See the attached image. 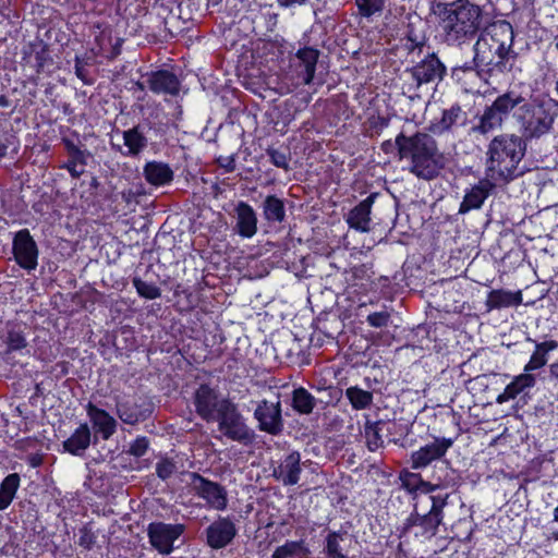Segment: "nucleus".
Returning <instances> with one entry per match:
<instances>
[{
    "label": "nucleus",
    "instance_id": "nucleus-48",
    "mask_svg": "<svg viewBox=\"0 0 558 558\" xmlns=\"http://www.w3.org/2000/svg\"><path fill=\"white\" fill-rule=\"evenodd\" d=\"M63 142L65 149L71 158L70 161H77L78 163L85 166L90 154L86 150H82L70 140H64Z\"/></svg>",
    "mask_w": 558,
    "mask_h": 558
},
{
    "label": "nucleus",
    "instance_id": "nucleus-21",
    "mask_svg": "<svg viewBox=\"0 0 558 558\" xmlns=\"http://www.w3.org/2000/svg\"><path fill=\"white\" fill-rule=\"evenodd\" d=\"M302 473L301 454L293 450L280 460L277 466L272 469V476L284 486L296 485Z\"/></svg>",
    "mask_w": 558,
    "mask_h": 558
},
{
    "label": "nucleus",
    "instance_id": "nucleus-22",
    "mask_svg": "<svg viewBox=\"0 0 558 558\" xmlns=\"http://www.w3.org/2000/svg\"><path fill=\"white\" fill-rule=\"evenodd\" d=\"M86 412L95 429L93 436L94 444H97L98 435H100L104 440H107L117 432L118 422L106 410L99 409L92 402H88Z\"/></svg>",
    "mask_w": 558,
    "mask_h": 558
},
{
    "label": "nucleus",
    "instance_id": "nucleus-3",
    "mask_svg": "<svg viewBox=\"0 0 558 558\" xmlns=\"http://www.w3.org/2000/svg\"><path fill=\"white\" fill-rule=\"evenodd\" d=\"M395 145L401 159H410V172L421 180L438 178L448 162L436 140L427 133L417 132L412 136L400 133Z\"/></svg>",
    "mask_w": 558,
    "mask_h": 558
},
{
    "label": "nucleus",
    "instance_id": "nucleus-17",
    "mask_svg": "<svg viewBox=\"0 0 558 558\" xmlns=\"http://www.w3.org/2000/svg\"><path fill=\"white\" fill-rule=\"evenodd\" d=\"M206 544L211 549H222L229 546L238 534L233 518L218 517L204 531Z\"/></svg>",
    "mask_w": 558,
    "mask_h": 558
},
{
    "label": "nucleus",
    "instance_id": "nucleus-59",
    "mask_svg": "<svg viewBox=\"0 0 558 558\" xmlns=\"http://www.w3.org/2000/svg\"><path fill=\"white\" fill-rule=\"evenodd\" d=\"M281 8H292L295 5H304L308 0H276Z\"/></svg>",
    "mask_w": 558,
    "mask_h": 558
},
{
    "label": "nucleus",
    "instance_id": "nucleus-34",
    "mask_svg": "<svg viewBox=\"0 0 558 558\" xmlns=\"http://www.w3.org/2000/svg\"><path fill=\"white\" fill-rule=\"evenodd\" d=\"M295 57L304 66V73L302 75L303 83L306 85L311 84L315 76L316 64L319 58V50L313 47H304L298 50Z\"/></svg>",
    "mask_w": 558,
    "mask_h": 558
},
{
    "label": "nucleus",
    "instance_id": "nucleus-46",
    "mask_svg": "<svg viewBox=\"0 0 558 558\" xmlns=\"http://www.w3.org/2000/svg\"><path fill=\"white\" fill-rule=\"evenodd\" d=\"M150 447V440L146 436H138L133 441L130 442L128 450L125 453L133 456L135 458L144 457Z\"/></svg>",
    "mask_w": 558,
    "mask_h": 558
},
{
    "label": "nucleus",
    "instance_id": "nucleus-19",
    "mask_svg": "<svg viewBox=\"0 0 558 558\" xmlns=\"http://www.w3.org/2000/svg\"><path fill=\"white\" fill-rule=\"evenodd\" d=\"M196 413L206 422H214L219 413L221 400L217 391L207 384H202L194 392Z\"/></svg>",
    "mask_w": 558,
    "mask_h": 558
},
{
    "label": "nucleus",
    "instance_id": "nucleus-61",
    "mask_svg": "<svg viewBox=\"0 0 558 558\" xmlns=\"http://www.w3.org/2000/svg\"><path fill=\"white\" fill-rule=\"evenodd\" d=\"M77 161H69L66 165L68 171L70 172L71 177L74 179H77L81 177V174L84 172V170H77L76 169Z\"/></svg>",
    "mask_w": 558,
    "mask_h": 558
},
{
    "label": "nucleus",
    "instance_id": "nucleus-45",
    "mask_svg": "<svg viewBox=\"0 0 558 558\" xmlns=\"http://www.w3.org/2000/svg\"><path fill=\"white\" fill-rule=\"evenodd\" d=\"M355 4L362 16L371 17L384 10L385 0H355Z\"/></svg>",
    "mask_w": 558,
    "mask_h": 558
},
{
    "label": "nucleus",
    "instance_id": "nucleus-38",
    "mask_svg": "<svg viewBox=\"0 0 558 558\" xmlns=\"http://www.w3.org/2000/svg\"><path fill=\"white\" fill-rule=\"evenodd\" d=\"M345 397L351 407L357 411L368 409L373 403V392L357 386L347 388Z\"/></svg>",
    "mask_w": 558,
    "mask_h": 558
},
{
    "label": "nucleus",
    "instance_id": "nucleus-39",
    "mask_svg": "<svg viewBox=\"0 0 558 558\" xmlns=\"http://www.w3.org/2000/svg\"><path fill=\"white\" fill-rule=\"evenodd\" d=\"M466 113L459 104H453L450 108L442 111V116L436 128L439 132L449 131L460 120H465Z\"/></svg>",
    "mask_w": 558,
    "mask_h": 558
},
{
    "label": "nucleus",
    "instance_id": "nucleus-15",
    "mask_svg": "<svg viewBox=\"0 0 558 558\" xmlns=\"http://www.w3.org/2000/svg\"><path fill=\"white\" fill-rule=\"evenodd\" d=\"M190 485L195 494L205 499L213 508L225 510L228 506V494L219 483L209 481L196 472L190 473Z\"/></svg>",
    "mask_w": 558,
    "mask_h": 558
},
{
    "label": "nucleus",
    "instance_id": "nucleus-5",
    "mask_svg": "<svg viewBox=\"0 0 558 558\" xmlns=\"http://www.w3.org/2000/svg\"><path fill=\"white\" fill-rule=\"evenodd\" d=\"M517 108L514 116L525 142L549 133L558 116V101L551 98L524 99Z\"/></svg>",
    "mask_w": 558,
    "mask_h": 558
},
{
    "label": "nucleus",
    "instance_id": "nucleus-30",
    "mask_svg": "<svg viewBox=\"0 0 558 558\" xmlns=\"http://www.w3.org/2000/svg\"><path fill=\"white\" fill-rule=\"evenodd\" d=\"M144 177L153 185H165L173 180V171L168 163L149 161L144 167Z\"/></svg>",
    "mask_w": 558,
    "mask_h": 558
},
{
    "label": "nucleus",
    "instance_id": "nucleus-9",
    "mask_svg": "<svg viewBox=\"0 0 558 558\" xmlns=\"http://www.w3.org/2000/svg\"><path fill=\"white\" fill-rule=\"evenodd\" d=\"M159 131H161V124L144 120L131 129L121 132L125 150H123L120 145H113V148L123 156L132 158L138 157L148 146L149 140L151 138L149 136L150 132L157 134Z\"/></svg>",
    "mask_w": 558,
    "mask_h": 558
},
{
    "label": "nucleus",
    "instance_id": "nucleus-43",
    "mask_svg": "<svg viewBox=\"0 0 558 558\" xmlns=\"http://www.w3.org/2000/svg\"><path fill=\"white\" fill-rule=\"evenodd\" d=\"M421 478H422L421 474L413 473L408 470H402L399 473V480L401 482V487L404 488L409 494L413 495V498H415L416 494L418 493V489H420L418 482H421Z\"/></svg>",
    "mask_w": 558,
    "mask_h": 558
},
{
    "label": "nucleus",
    "instance_id": "nucleus-42",
    "mask_svg": "<svg viewBox=\"0 0 558 558\" xmlns=\"http://www.w3.org/2000/svg\"><path fill=\"white\" fill-rule=\"evenodd\" d=\"M454 475V471L451 470V475L447 474L444 480H439V483L433 484L430 482L424 481L421 478V482H418V493L422 494H430L439 488H448V487H454L457 485V481Z\"/></svg>",
    "mask_w": 558,
    "mask_h": 558
},
{
    "label": "nucleus",
    "instance_id": "nucleus-63",
    "mask_svg": "<svg viewBox=\"0 0 558 558\" xmlns=\"http://www.w3.org/2000/svg\"><path fill=\"white\" fill-rule=\"evenodd\" d=\"M68 365H69V363L65 362V361L59 362V363L56 364V367L60 368V375L61 376H65L68 374V372H69Z\"/></svg>",
    "mask_w": 558,
    "mask_h": 558
},
{
    "label": "nucleus",
    "instance_id": "nucleus-41",
    "mask_svg": "<svg viewBox=\"0 0 558 558\" xmlns=\"http://www.w3.org/2000/svg\"><path fill=\"white\" fill-rule=\"evenodd\" d=\"M132 283L136 289L140 296L147 300H154L161 295V290L155 284L142 280L140 277H134Z\"/></svg>",
    "mask_w": 558,
    "mask_h": 558
},
{
    "label": "nucleus",
    "instance_id": "nucleus-7",
    "mask_svg": "<svg viewBox=\"0 0 558 558\" xmlns=\"http://www.w3.org/2000/svg\"><path fill=\"white\" fill-rule=\"evenodd\" d=\"M215 421L218 422L219 430L233 441L247 446L255 439V432L246 425L236 404L229 399H221L219 413Z\"/></svg>",
    "mask_w": 558,
    "mask_h": 558
},
{
    "label": "nucleus",
    "instance_id": "nucleus-12",
    "mask_svg": "<svg viewBox=\"0 0 558 558\" xmlns=\"http://www.w3.org/2000/svg\"><path fill=\"white\" fill-rule=\"evenodd\" d=\"M439 523L429 513L421 514L417 511V505L413 507V511L405 519L403 524L397 529L399 538L412 534L415 538L422 541H429L437 535Z\"/></svg>",
    "mask_w": 558,
    "mask_h": 558
},
{
    "label": "nucleus",
    "instance_id": "nucleus-20",
    "mask_svg": "<svg viewBox=\"0 0 558 558\" xmlns=\"http://www.w3.org/2000/svg\"><path fill=\"white\" fill-rule=\"evenodd\" d=\"M23 60L32 63L37 74L51 72L53 65L48 44L38 38L24 46Z\"/></svg>",
    "mask_w": 558,
    "mask_h": 558
},
{
    "label": "nucleus",
    "instance_id": "nucleus-55",
    "mask_svg": "<svg viewBox=\"0 0 558 558\" xmlns=\"http://www.w3.org/2000/svg\"><path fill=\"white\" fill-rule=\"evenodd\" d=\"M15 143V136L9 131L0 132V159L8 155V149Z\"/></svg>",
    "mask_w": 558,
    "mask_h": 558
},
{
    "label": "nucleus",
    "instance_id": "nucleus-47",
    "mask_svg": "<svg viewBox=\"0 0 558 558\" xmlns=\"http://www.w3.org/2000/svg\"><path fill=\"white\" fill-rule=\"evenodd\" d=\"M177 471V463L169 458H162L156 463V475L162 481L169 480Z\"/></svg>",
    "mask_w": 558,
    "mask_h": 558
},
{
    "label": "nucleus",
    "instance_id": "nucleus-28",
    "mask_svg": "<svg viewBox=\"0 0 558 558\" xmlns=\"http://www.w3.org/2000/svg\"><path fill=\"white\" fill-rule=\"evenodd\" d=\"M263 218L269 225H281L287 220L284 201L277 195H267L260 204Z\"/></svg>",
    "mask_w": 558,
    "mask_h": 558
},
{
    "label": "nucleus",
    "instance_id": "nucleus-13",
    "mask_svg": "<svg viewBox=\"0 0 558 558\" xmlns=\"http://www.w3.org/2000/svg\"><path fill=\"white\" fill-rule=\"evenodd\" d=\"M12 253L15 263L24 270L32 271L37 268L39 250L28 229L14 233Z\"/></svg>",
    "mask_w": 558,
    "mask_h": 558
},
{
    "label": "nucleus",
    "instance_id": "nucleus-33",
    "mask_svg": "<svg viewBox=\"0 0 558 558\" xmlns=\"http://www.w3.org/2000/svg\"><path fill=\"white\" fill-rule=\"evenodd\" d=\"M522 303V292H510L502 289L492 290L486 300V306L492 308H502L509 306H517Z\"/></svg>",
    "mask_w": 558,
    "mask_h": 558
},
{
    "label": "nucleus",
    "instance_id": "nucleus-11",
    "mask_svg": "<svg viewBox=\"0 0 558 558\" xmlns=\"http://www.w3.org/2000/svg\"><path fill=\"white\" fill-rule=\"evenodd\" d=\"M154 410V402L146 397L116 398V414L128 425L148 420Z\"/></svg>",
    "mask_w": 558,
    "mask_h": 558
},
{
    "label": "nucleus",
    "instance_id": "nucleus-10",
    "mask_svg": "<svg viewBox=\"0 0 558 558\" xmlns=\"http://www.w3.org/2000/svg\"><path fill=\"white\" fill-rule=\"evenodd\" d=\"M186 526L182 523L150 522L147 526L149 544L161 555H170L175 542L184 534Z\"/></svg>",
    "mask_w": 558,
    "mask_h": 558
},
{
    "label": "nucleus",
    "instance_id": "nucleus-23",
    "mask_svg": "<svg viewBox=\"0 0 558 558\" xmlns=\"http://www.w3.org/2000/svg\"><path fill=\"white\" fill-rule=\"evenodd\" d=\"M495 182L496 181L486 175V178L481 179L476 184L468 190L460 204L459 214H466L472 209H480L485 199L495 190Z\"/></svg>",
    "mask_w": 558,
    "mask_h": 558
},
{
    "label": "nucleus",
    "instance_id": "nucleus-32",
    "mask_svg": "<svg viewBox=\"0 0 558 558\" xmlns=\"http://www.w3.org/2000/svg\"><path fill=\"white\" fill-rule=\"evenodd\" d=\"M535 343V350L531 355L530 361L524 367L525 373H531L546 365L548 361V353L558 348V343L555 340H547L544 342H536L531 338L527 339Z\"/></svg>",
    "mask_w": 558,
    "mask_h": 558
},
{
    "label": "nucleus",
    "instance_id": "nucleus-4",
    "mask_svg": "<svg viewBox=\"0 0 558 558\" xmlns=\"http://www.w3.org/2000/svg\"><path fill=\"white\" fill-rule=\"evenodd\" d=\"M526 153V142L515 134L495 136L487 146L486 175L494 181L509 183L524 174L520 163Z\"/></svg>",
    "mask_w": 558,
    "mask_h": 558
},
{
    "label": "nucleus",
    "instance_id": "nucleus-58",
    "mask_svg": "<svg viewBox=\"0 0 558 558\" xmlns=\"http://www.w3.org/2000/svg\"><path fill=\"white\" fill-rule=\"evenodd\" d=\"M327 391L329 392V399H327V400L320 399V402H324L326 404L332 403V402H338L342 397V390L338 387L330 386V388L327 389Z\"/></svg>",
    "mask_w": 558,
    "mask_h": 558
},
{
    "label": "nucleus",
    "instance_id": "nucleus-6",
    "mask_svg": "<svg viewBox=\"0 0 558 558\" xmlns=\"http://www.w3.org/2000/svg\"><path fill=\"white\" fill-rule=\"evenodd\" d=\"M523 100L524 98L514 92L499 95L490 106L485 107L478 123L472 126V132L485 135L501 128L511 111Z\"/></svg>",
    "mask_w": 558,
    "mask_h": 558
},
{
    "label": "nucleus",
    "instance_id": "nucleus-54",
    "mask_svg": "<svg viewBox=\"0 0 558 558\" xmlns=\"http://www.w3.org/2000/svg\"><path fill=\"white\" fill-rule=\"evenodd\" d=\"M351 277L354 279V280H369L372 278V276L374 275V271L372 270V268L365 264H362V265H359V266H354L353 268H351Z\"/></svg>",
    "mask_w": 558,
    "mask_h": 558
},
{
    "label": "nucleus",
    "instance_id": "nucleus-8",
    "mask_svg": "<svg viewBox=\"0 0 558 558\" xmlns=\"http://www.w3.org/2000/svg\"><path fill=\"white\" fill-rule=\"evenodd\" d=\"M364 433L367 448L371 451H375L384 446V437L395 444L401 442L409 434V426L397 421L379 420L373 422L366 420Z\"/></svg>",
    "mask_w": 558,
    "mask_h": 558
},
{
    "label": "nucleus",
    "instance_id": "nucleus-57",
    "mask_svg": "<svg viewBox=\"0 0 558 558\" xmlns=\"http://www.w3.org/2000/svg\"><path fill=\"white\" fill-rule=\"evenodd\" d=\"M218 165L226 170V172H233L235 170V158L234 156L219 157L217 159Z\"/></svg>",
    "mask_w": 558,
    "mask_h": 558
},
{
    "label": "nucleus",
    "instance_id": "nucleus-1",
    "mask_svg": "<svg viewBox=\"0 0 558 558\" xmlns=\"http://www.w3.org/2000/svg\"><path fill=\"white\" fill-rule=\"evenodd\" d=\"M513 41V27L505 20L492 23L480 34L473 46L480 78L487 81L512 71L518 57L512 49Z\"/></svg>",
    "mask_w": 558,
    "mask_h": 558
},
{
    "label": "nucleus",
    "instance_id": "nucleus-40",
    "mask_svg": "<svg viewBox=\"0 0 558 558\" xmlns=\"http://www.w3.org/2000/svg\"><path fill=\"white\" fill-rule=\"evenodd\" d=\"M4 342L7 344L5 353L20 351L27 347V340L24 332L16 328H12L8 331Z\"/></svg>",
    "mask_w": 558,
    "mask_h": 558
},
{
    "label": "nucleus",
    "instance_id": "nucleus-62",
    "mask_svg": "<svg viewBox=\"0 0 558 558\" xmlns=\"http://www.w3.org/2000/svg\"><path fill=\"white\" fill-rule=\"evenodd\" d=\"M16 106H17L16 104L14 106H12L11 100L5 95H1L0 96V107H2V108H10V107H12L10 113H13V111L16 108Z\"/></svg>",
    "mask_w": 558,
    "mask_h": 558
},
{
    "label": "nucleus",
    "instance_id": "nucleus-53",
    "mask_svg": "<svg viewBox=\"0 0 558 558\" xmlns=\"http://www.w3.org/2000/svg\"><path fill=\"white\" fill-rule=\"evenodd\" d=\"M87 63L80 57H75L74 71L76 76L85 84L92 85L94 80L88 76V70L86 69Z\"/></svg>",
    "mask_w": 558,
    "mask_h": 558
},
{
    "label": "nucleus",
    "instance_id": "nucleus-60",
    "mask_svg": "<svg viewBox=\"0 0 558 558\" xmlns=\"http://www.w3.org/2000/svg\"><path fill=\"white\" fill-rule=\"evenodd\" d=\"M137 195H138V194H137V192H135V191H133V190H131V189H130V190H126V191H123V192L121 193V197H122V199H123L126 204H131L133 201H134L135 203H137V201H136V196H137Z\"/></svg>",
    "mask_w": 558,
    "mask_h": 558
},
{
    "label": "nucleus",
    "instance_id": "nucleus-27",
    "mask_svg": "<svg viewBox=\"0 0 558 558\" xmlns=\"http://www.w3.org/2000/svg\"><path fill=\"white\" fill-rule=\"evenodd\" d=\"M93 442V436L87 423H82L73 434L63 441V450L76 457H83L89 445Z\"/></svg>",
    "mask_w": 558,
    "mask_h": 558
},
{
    "label": "nucleus",
    "instance_id": "nucleus-14",
    "mask_svg": "<svg viewBox=\"0 0 558 558\" xmlns=\"http://www.w3.org/2000/svg\"><path fill=\"white\" fill-rule=\"evenodd\" d=\"M404 73L409 74L415 82V87L420 88L424 84L442 81L447 74V68L435 52H430L415 65L407 68Z\"/></svg>",
    "mask_w": 558,
    "mask_h": 558
},
{
    "label": "nucleus",
    "instance_id": "nucleus-50",
    "mask_svg": "<svg viewBox=\"0 0 558 558\" xmlns=\"http://www.w3.org/2000/svg\"><path fill=\"white\" fill-rule=\"evenodd\" d=\"M266 154L269 156L270 162L274 166H276L278 168H282L284 170L289 169V159H290L289 154H286L284 151H281L279 149H276L272 147L267 148Z\"/></svg>",
    "mask_w": 558,
    "mask_h": 558
},
{
    "label": "nucleus",
    "instance_id": "nucleus-31",
    "mask_svg": "<svg viewBox=\"0 0 558 558\" xmlns=\"http://www.w3.org/2000/svg\"><path fill=\"white\" fill-rule=\"evenodd\" d=\"M535 383L536 378L535 375L532 373H524L517 376L509 385H507L504 392L497 397V403H504L510 399H514L520 392H523L526 388L533 387Z\"/></svg>",
    "mask_w": 558,
    "mask_h": 558
},
{
    "label": "nucleus",
    "instance_id": "nucleus-51",
    "mask_svg": "<svg viewBox=\"0 0 558 558\" xmlns=\"http://www.w3.org/2000/svg\"><path fill=\"white\" fill-rule=\"evenodd\" d=\"M405 39L410 43L409 45H405V48L410 53L414 52L415 50H418V53L422 52L423 47L425 46V41L418 39L414 29L410 25L405 33Z\"/></svg>",
    "mask_w": 558,
    "mask_h": 558
},
{
    "label": "nucleus",
    "instance_id": "nucleus-64",
    "mask_svg": "<svg viewBox=\"0 0 558 558\" xmlns=\"http://www.w3.org/2000/svg\"><path fill=\"white\" fill-rule=\"evenodd\" d=\"M550 375L558 380V362L549 366Z\"/></svg>",
    "mask_w": 558,
    "mask_h": 558
},
{
    "label": "nucleus",
    "instance_id": "nucleus-16",
    "mask_svg": "<svg viewBox=\"0 0 558 558\" xmlns=\"http://www.w3.org/2000/svg\"><path fill=\"white\" fill-rule=\"evenodd\" d=\"M254 418L257 421V427L260 432L272 436L280 435L283 432L284 423L280 401L276 403L265 399L258 401L254 411Z\"/></svg>",
    "mask_w": 558,
    "mask_h": 558
},
{
    "label": "nucleus",
    "instance_id": "nucleus-37",
    "mask_svg": "<svg viewBox=\"0 0 558 558\" xmlns=\"http://www.w3.org/2000/svg\"><path fill=\"white\" fill-rule=\"evenodd\" d=\"M21 477L17 473L5 476L0 484V511L5 510L15 497Z\"/></svg>",
    "mask_w": 558,
    "mask_h": 558
},
{
    "label": "nucleus",
    "instance_id": "nucleus-25",
    "mask_svg": "<svg viewBox=\"0 0 558 558\" xmlns=\"http://www.w3.org/2000/svg\"><path fill=\"white\" fill-rule=\"evenodd\" d=\"M376 197L377 193L369 194L348 213L345 221L350 228L360 232H369L371 208Z\"/></svg>",
    "mask_w": 558,
    "mask_h": 558
},
{
    "label": "nucleus",
    "instance_id": "nucleus-24",
    "mask_svg": "<svg viewBox=\"0 0 558 558\" xmlns=\"http://www.w3.org/2000/svg\"><path fill=\"white\" fill-rule=\"evenodd\" d=\"M148 88L155 94H169L177 96L180 92L178 76L168 70L153 71L146 74Z\"/></svg>",
    "mask_w": 558,
    "mask_h": 558
},
{
    "label": "nucleus",
    "instance_id": "nucleus-49",
    "mask_svg": "<svg viewBox=\"0 0 558 558\" xmlns=\"http://www.w3.org/2000/svg\"><path fill=\"white\" fill-rule=\"evenodd\" d=\"M78 545L85 549H92L96 543V534L92 529V523L84 524L80 531Z\"/></svg>",
    "mask_w": 558,
    "mask_h": 558
},
{
    "label": "nucleus",
    "instance_id": "nucleus-26",
    "mask_svg": "<svg viewBox=\"0 0 558 558\" xmlns=\"http://www.w3.org/2000/svg\"><path fill=\"white\" fill-rule=\"evenodd\" d=\"M236 218L235 231L242 238H252L257 232V215L254 208L241 201L234 207Z\"/></svg>",
    "mask_w": 558,
    "mask_h": 558
},
{
    "label": "nucleus",
    "instance_id": "nucleus-2",
    "mask_svg": "<svg viewBox=\"0 0 558 558\" xmlns=\"http://www.w3.org/2000/svg\"><path fill=\"white\" fill-rule=\"evenodd\" d=\"M432 11L439 19L449 45H461L492 25L489 14L469 0L437 2Z\"/></svg>",
    "mask_w": 558,
    "mask_h": 558
},
{
    "label": "nucleus",
    "instance_id": "nucleus-52",
    "mask_svg": "<svg viewBox=\"0 0 558 558\" xmlns=\"http://www.w3.org/2000/svg\"><path fill=\"white\" fill-rule=\"evenodd\" d=\"M366 322L375 328H383L388 326L390 322V314L388 312H375L367 316Z\"/></svg>",
    "mask_w": 558,
    "mask_h": 558
},
{
    "label": "nucleus",
    "instance_id": "nucleus-35",
    "mask_svg": "<svg viewBox=\"0 0 558 558\" xmlns=\"http://www.w3.org/2000/svg\"><path fill=\"white\" fill-rule=\"evenodd\" d=\"M310 554L311 550L304 539L286 541L274 550L271 558H307Z\"/></svg>",
    "mask_w": 558,
    "mask_h": 558
},
{
    "label": "nucleus",
    "instance_id": "nucleus-29",
    "mask_svg": "<svg viewBox=\"0 0 558 558\" xmlns=\"http://www.w3.org/2000/svg\"><path fill=\"white\" fill-rule=\"evenodd\" d=\"M350 542L349 534L345 531H331L325 538L323 553L326 558H349L345 550V543Z\"/></svg>",
    "mask_w": 558,
    "mask_h": 558
},
{
    "label": "nucleus",
    "instance_id": "nucleus-18",
    "mask_svg": "<svg viewBox=\"0 0 558 558\" xmlns=\"http://www.w3.org/2000/svg\"><path fill=\"white\" fill-rule=\"evenodd\" d=\"M452 438L436 437L434 441L426 444L411 454V466L420 470L428 466L432 462L445 457L448 449L453 445Z\"/></svg>",
    "mask_w": 558,
    "mask_h": 558
},
{
    "label": "nucleus",
    "instance_id": "nucleus-36",
    "mask_svg": "<svg viewBox=\"0 0 558 558\" xmlns=\"http://www.w3.org/2000/svg\"><path fill=\"white\" fill-rule=\"evenodd\" d=\"M317 399L305 388L299 387L292 391V409L299 414H311L316 407Z\"/></svg>",
    "mask_w": 558,
    "mask_h": 558
},
{
    "label": "nucleus",
    "instance_id": "nucleus-56",
    "mask_svg": "<svg viewBox=\"0 0 558 558\" xmlns=\"http://www.w3.org/2000/svg\"><path fill=\"white\" fill-rule=\"evenodd\" d=\"M475 63H476V59L474 56L472 61L465 62L463 65L453 68L452 73L454 75L459 71H462V72H473L474 71V72H476L477 76L480 77V68L477 64L475 65Z\"/></svg>",
    "mask_w": 558,
    "mask_h": 558
},
{
    "label": "nucleus",
    "instance_id": "nucleus-44",
    "mask_svg": "<svg viewBox=\"0 0 558 558\" xmlns=\"http://www.w3.org/2000/svg\"><path fill=\"white\" fill-rule=\"evenodd\" d=\"M450 494H437L430 495L429 499L432 501V507L427 513H429L433 518H435L439 523L444 521V509L448 505V498Z\"/></svg>",
    "mask_w": 558,
    "mask_h": 558
}]
</instances>
